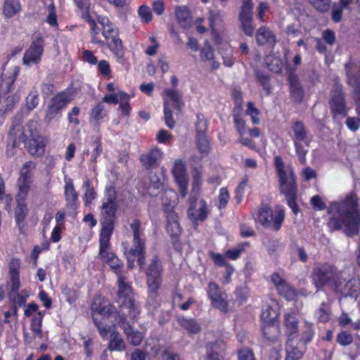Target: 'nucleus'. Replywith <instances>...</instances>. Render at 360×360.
<instances>
[{
	"label": "nucleus",
	"mask_w": 360,
	"mask_h": 360,
	"mask_svg": "<svg viewBox=\"0 0 360 360\" xmlns=\"http://www.w3.org/2000/svg\"><path fill=\"white\" fill-rule=\"evenodd\" d=\"M311 204L316 210L321 211L326 208L322 198L318 195L311 198ZM327 212L330 215L327 221V226L330 231H342L349 238L359 233L360 212L355 193H350L341 202H332L327 207Z\"/></svg>",
	"instance_id": "f257e3e1"
},
{
	"label": "nucleus",
	"mask_w": 360,
	"mask_h": 360,
	"mask_svg": "<svg viewBox=\"0 0 360 360\" xmlns=\"http://www.w3.org/2000/svg\"><path fill=\"white\" fill-rule=\"evenodd\" d=\"M274 160L276 174L278 177L280 191L285 195L288 205L291 208L292 212L297 214L300 209L297 205L298 189L295 174L290 167L285 169V162L281 156H275Z\"/></svg>",
	"instance_id": "f03ea898"
},
{
	"label": "nucleus",
	"mask_w": 360,
	"mask_h": 360,
	"mask_svg": "<svg viewBox=\"0 0 360 360\" xmlns=\"http://www.w3.org/2000/svg\"><path fill=\"white\" fill-rule=\"evenodd\" d=\"M104 262L114 271L117 276L118 290L116 302L119 303L120 307L129 309L130 317L135 319L139 314V310L136 307L131 285L130 283L126 282V278L121 272L123 266L122 262L115 255L108 258Z\"/></svg>",
	"instance_id": "7ed1b4c3"
},
{
	"label": "nucleus",
	"mask_w": 360,
	"mask_h": 360,
	"mask_svg": "<svg viewBox=\"0 0 360 360\" xmlns=\"http://www.w3.org/2000/svg\"><path fill=\"white\" fill-rule=\"evenodd\" d=\"M117 195L113 186H107L101 207L100 232L113 233L118 205L116 202Z\"/></svg>",
	"instance_id": "20e7f679"
},
{
	"label": "nucleus",
	"mask_w": 360,
	"mask_h": 360,
	"mask_svg": "<svg viewBox=\"0 0 360 360\" xmlns=\"http://www.w3.org/2000/svg\"><path fill=\"white\" fill-rule=\"evenodd\" d=\"M146 283L148 288V304L153 307L158 305V290L162 283V266L157 255H153L146 271Z\"/></svg>",
	"instance_id": "39448f33"
},
{
	"label": "nucleus",
	"mask_w": 360,
	"mask_h": 360,
	"mask_svg": "<svg viewBox=\"0 0 360 360\" xmlns=\"http://www.w3.org/2000/svg\"><path fill=\"white\" fill-rule=\"evenodd\" d=\"M98 22L101 26V32L106 40L110 51L118 59H122L124 51L122 40L119 37L118 30L107 17H98Z\"/></svg>",
	"instance_id": "423d86ee"
},
{
	"label": "nucleus",
	"mask_w": 360,
	"mask_h": 360,
	"mask_svg": "<svg viewBox=\"0 0 360 360\" xmlns=\"http://www.w3.org/2000/svg\"><path fill=\"white\" fill-rule=\"evenodd\" d=\"M342 274L333 264L324 263L313 269L311 278L318 289L322 288L328 283H330L333 289L337 281L340 278Z\"/></svg>",
	"instance_id": "0eeeda50"
},
{
	"label": "nucleus",
	"mask_w": 360,
	"mask_h": 360,
	"mask_svg": "<svg viewBox=\"0 0 360 360\" xmlns=\"http://www.w3.org/2000/svg\"><path fill=\"white\" fill-rule=\"evenodd\" d=\"M292 140L295 148V153L302 165L306 164V155L308 153L310 141L304 124L301 121H295L292 126Z\"/></svg>",
	"instance_id": "6e6552de"
},
{
	"label": "nucleus",
	"mask_w": 360,
	"mask_h": 360,
	"mask_svg": "<svg viewBox=\"0 0 360 360\" xmlns=\"http://www.w3.org/2000/svg\"><path fill=\"white\" fill-rule=\"evenodd\" d=\"M19 142L25 143L27 152L32 156L41 157L44 153V138L40 136L37 130H32L30 125L20 136Z\"/></svg>",
	"instance_id": "1a4fd4ad"
},
{
	"label": "nucleus",
	"mask_w": 360,
	"mask_h": 360,
	"mask_svg": "<svg viewBox=\"0 0 360 360\" xmlns=\"http://www.w3.org/2000/svg\"><path fill=\"white\" fill-rule=\"evenodd\" d=\"M328 104L333 116L346 117L347 110L346 108V101L343 86L335 82L330 91V98Z\"/></svg>",
	"instance_id": "9d476101"
},
{
	"label": "nucleus",
	"mask_w": 360,
	"mask_h": 360,
	"mask_svg": "<svg viewBox=\"0 0 360 360\" xmlns=\"http://www.w3.org/2000/svg\"><path fill=\"white\" fill-rule=\"evenodd\" d=\"M36 163L32 161L25 162L20 170V176L17 180L18 193L15 198L26 199L32 184L33 174Z\"/></svg>",
	"instance_id": "9b49d317"
},
{
	"label": "nucleus",
	"mask_w": 360,
	"mask_h": 360,
	"mask_svg": "<svg viewBox=\"0 0 360 360\" xmlns=\"http://www.w3.org/2000/svg\"><path fill=\"white\" fill-rule=\"evenodd\" d=\"M133 231L134 245L130 249V255L137 258V264L140 269H142L146 262V247L145 242L140 237L141 222L139 219L133 220L130 225Z\"/></svg>",
	"instance_id": "f8f14e48"
},
{
	"label": "nucleus",
	"mask_w": 360,
	"mask_h": 360,
	"mask_svg": "<svg viewBox=\"0 0 360 360\" xmlns=\"http://www.w3.org/2000/svg\"><path fill=\"white\" fill-rule=\"evenodd\" d=\"M346 83L353 89V93L360 92V61L349 57L344 65Z\"/></svg>",
	"instance_id": "ddd939ff"
},
{
	"label": "nucleus",
	"mask_w": 360,
	"mask_h": 360,
	"mask_svg": "<svg viewBox=\"0 0 360 360\" xmlns=\"http://www.w3.org/2000/svg\"><path fill=\"white\" fill-rule=\"evenodd\" d=\"M136 307H138L136 305ZM127 310L129 311V309H127ZM138 310L139 311V309ZM139 314V313L136 315L135 319H131L128 313V316L130 320L132 321V323L127 320L126 315L120 316L118 321V326L123 330L128 342L134 346L139 345L143 338V333L139 330L134 328L132 326V324L136 321Z\"/></svg>",
	"instance_id": "4468645a"
},
{
	"label": "nucleus",
	"mask_w": 360,
	"mask_h": 360,
	"mask_svg": "<svg viewBox=\"0 0 360 360\" xmlns=\"http://www.w3.org/2000/svg\"><path fill=\"white\" fill-rule=\"evenodd\" d=\"M240 28L245 35L252 37L255 27L253 25V4L252 0H243L238 15Z\"/></svg>",
	"instance_id": "2eb2a0df"
},
{
	"label": "nucleus",
	"mask_w": 360,
	"mask_h": 360,
	"mask_svg": "<svg viewBox=\"0 0 360 360\" xmlns=\"http://www.w3.org/2000/svg\"><path fill=\"white\" fill-rule=\"evenodd\" d=\"M189 206L187 210L188 217L193 221L195 226L198 221H203L207 217L209 210L204 200H198L195 196L188 199Z\"/></svg>",
	"instance_id": "dca6fc26"
},
{
	"label": "nucleus",
	"mask_w": 360,
	"mask_h": 360,
	"mask_svg": "<svg viewBox=\"0 0 360 360\" xmlns=\"http://www.w3.org/2000/svg\"><path fill=\"white\" fill-rule=\"evenodd\" d=\"M284 217L285 213L283 210L276 212L274 217L273 210L270 207H264L259 210L257 219L264 228L272 226L275 231H278L283 222Z\"/></svg>",
	"instance_id": "f3484780"
},
{
	"label": "nucleus",
	"mask_w": 360,
	"mask_h": 360,
	"mask_svg": "<svg viewBox=\"0 0 360 360\" xmlns=\"http://www.w3.org/2000/svg\"><path fill=\"white\" fill-rule=\"evenodd\" d=\"M44 39L41 37H37L25 52L22 58L23 64L30 66L39 63L44 52Z\"/></svg>",
	"instance_id": "a211bd4d"
},
{
	"label": "nucleus",
	"mask_w": 360,
	"mask_h": 360,
	"mask_svg": "<svg viewBox=\"0 0 360 360\" xmlns=\"http://www.w3.org/2000/svg\"><path fill=\"white\" fill-rule=\"evenodd\" d=\"M334 291L340 293L345 297L356 298L360 292V280L351 278L345 282V280L341 276L340 280L336 283Z\"/></svg>",
	"instance_id": "6ab92c4d"
},
{
	"label": "nucleus",
	"mask_w": 360,
	"mask_h": 360,
	"mask_svg": "<svg viewBox=\"0 0 360 360\" xmlns=\"http://www.w3.org/2000/svg\"><path fill=\"white\" fill-rule=\"evenodd\" d=\"M208 298L213 307L218 309L223 313L228 311V304L222 296L219 286L214 282H210L207 288Z\"/></svg>",
	"instance_id": "aec40b11"
},
{
	"label": "nucleus",
	"mask_w": 360,
	"mask_h": 360,
	"mask_svg": "<svg viewBox=\"0 0 360 360\" xmlns=\"http://www.w3.org/2000/svg\"><path fill=\"white\" fill-rule=\"evenodd\" d=\"M163 153L158 148H151L139 157L141 165L147 170L157 169L162 161Z\"/></svg>",
	"instance_id": "412c9836"
},
{
	"label": "nucleus",
	"mask_w": 360,
	"mask_h": 360,
	"mask_svg": "<svg viewBox=\"0 0 360 360\" xmlns=\"http://www.w3.org/2000/svg\"><path fill=\"white\" fill-rule=\"evenodd\" d=\"M172 172L175 179V181L179 186L181 195L185 197L187 194L188 177L186 174V166L183 161H176L172 168Z\"/></svg>",
	"instance_id": "4be33fe9"
},
{
	"label": "nucleus",
	"mask_w": 360,
	"mask_h": 360,
	"mask_svg": "<svg viewBox=\"0 0 360 360\" xmlns=\"http://www.w3.org/2000/svg\"><path fill=\"white\" fill-rule=\"evenodd\" d=\"M207 360H223L226 350V343L222 340L208 342L206 346Z\"/></svg>",
	"instance_id": "5701e85b"
},
{
	"label": "nucleus",
	"mask_w": 360,
	"mask_h": 360,
	"mask_svg": "<svg viewBox=\"0 0 360 360\" xmlns=\"http://www.w3.org/2000/svg\"><path fill=\"white\" fill-rule=\"evenodd\" d=\"M69 102L68 98L64 94H58L51 101L46 110V117L53 119Z\"/></svg>",
	"instance_id": "b1692460"
},
{
	"label": "nucleus",
	"mask_w": 360,
	"mask_h": 360,
	"mask_svg": "<svg viewBox=\"0 0 360 360\" xmlns=\"http://www.w3.org/2000/svg\"><path fill=\"white\" fill-rule=\"evenodd\" d=\"M290 94L294 102L300 103L304 96V89L299 80L297 75L291 73L288 76Z\"/></svg>",
	"instance_id": "393cba45"
},
{
	"label": "nucleus",
	"mask_w": 360,
	"mask_h": 360,
	"mask_svg": "<svg viewBox=\"0 0 360 360\" xmlns=\"http://www.w3.org/2000/svg\"><path fill=\"white\" fill-rule=\"evenodd\" d=\"M19 259H13L9 264V276L11 281V291L8 292V297L11 298L13 292H16L19 290L20 287V277H19Z\"/></svg>",
	"instance_id": "a878e982"
},
{
	"label": "nucleus",
	"mask_w": 360,
	"mask_h": 360,
	"mask_svg": "<svg viewBox=\"0 0 360 360\" xmlns=\"http://www.w3.org/2000/svg\"><path fill=\"white\" fill-rule=\"evenodd\" d=\"M150 184L148 193L150 196H157L162 187V173L155 170L148 171Z\"/></svg>",
	"instance_id": "bb28decb"
},
{
	"label": "nucleus",
	"mask_w": 360,
	"mask_h": 360,
	"mask_svg": "<svg viewBox=\"0 0 360 360\" xmlns=\"http://www.w3.org/2000/svg\"><path fill=\"white\" fill-rule=\"evenodd\" d=\"M285 333L288 340H294L298 332V319L292 313L284 316Z\"/></svg>",
	"instance_id": "cd10ccee"
},
{
	"label": "nucleus",
	"mask_w": 360,
	"mask_h": 360,
	"mask_svg": "<svg viewBox=\"0 0 360 360\" xmlns=\"http://www.w3.org/2000/svg\"><path fill=\"white\" fill-rule=\"evenodd\" d=\"M26 199L15 198L17 206L15 209V219L20 233H23L24 221L27 215L28 210Z\"/></svg>",
	"instance_id": "c85d7f7f"
},
{
	"label": "nucleus",
	"mask_w": 360,
	"mask_h": 360,
	"mask_svg": "<svg viewBox=\"0 0 360 360\" xmlns=\"http://www.w3.org/2000/svg\"><path fill=\"white\" fill-rule=\"evenodd\" d=\"M112 233L100 232L99 234V257L104 261L115 254L110 251V240Z\"/></svg>",
	"instance_id": "c756f323"
},
{
	"label": "nucleus",
	"mask_w": 360,
	"mask_h": 360,
	"mask_svg": "<svg viewBox=\"0 0 360 360\" xmlns=\"http://www.w3.org/2000/svg\"><path fill=\"white\" fill-rule=\"evenodd\" d=\"M65 197L66 200L67 208L75 211L78 206V193L75 189L74 185L71 180L66 181L65 186Z\"/></svg>",
	"instance_id": "7c9ffc66"
},
{
	"label": "nucleus",
	"mask_w": 360,
	"mask_h": 360,
	"mask_svg": "<svg viewBox=\"0 0 360 360\" xmlns=\"http://www.w3.org/2000/svg\"><path fill=\"white\" fill-rule=\"evenodd\" d=\"M256 41L260 46L266 44L274 46L276 43V39L274 34L268 27L262 26L256 32Z\"/></svg>",
	"instance_id": "2f4dec72"
},
{
	"label": "nucleus",
	"mask_w": 360,
	"mask_h": 360,
	"mask_svg": "<svg viewBox=\"0 0 360 360\" xmlns=\"http://www.w3.org/2000/svg\"><path fill=\"white\" fill-rule=\"evenodd\" d=\"M169 195L170 198H174L173 202L175 203L176 198V193L173 191H165L164 193V196L162 198V203L165 207V212H167L166 218H167V225L174 224L179 223V217L176 212L173 210H169L170 204H167L165 201V197Z\"/></svg>",
	"instance_id": "473e14b6"
},
{
	"label": "nucleus",
	"mask_w": 360,
	"mask_h": 360,
	"mask_svg": "<svg viewBox=\"0 0 360 360\" xmlns=\"http://www.w3.org/2000/svg\"><path fill=\"white\" fill-rule=\"evenodd\" d=\"M108 349L110 351L119 352L124 351L126 349L125 342L119 332L113 331L111 333Z\"/></svg>",
	"instance_id": "72a5a7b5"
},
{
	"label": "nucleus",
	"mask_w": 360,
	"mask_h": 360,
	"mask_svg": "<svg viewBox=\"0 0 360 360\" xmlns=\"http://www.w3.org/2000/svg\"><path fill=\"white\" fill-rule=\"evenodd\" d=\"M82 187L84 189V194L83 195L84 205L88 206L96 199L97 194L94 191L91 180L88 178L84 180Z\"/></svg>",
	"instance_id": "f704fd0d"
},
{
	"label": "nucleus",
	"mask_w": 360,
	"mask_h": 360,
	"mask_svg": "<svg viewBox=\"0 0 360 360\" xmlns=\"http://www.w3.org/2000/svg\"><path fill=\"white\" fill-rule=\"evenodd\" d=\"M20 9L19 0H5L3 13L6 18H10L18 13Z\"/></svg>",
	"instance_id": "c9c22d12"
},
{
	"label": "nucleus",
	"mask_w": 360,
	"mask_h": 360,
	"mask_svg": "<svg viewBox=\"0 0 360 360\" xmlns=\"http://www.w3.org/2000/svg\"><path fill=\"white\" fill-rule=\"evenodd\" d=\"M285 351V360H300L303 356V352L294 344V340H287Z\"/></svg>",
	"instance_id": "e433bc0d"
},
{
	"label": "nucleus",
	"mask_w": 360,
	"mask_h": 360,
	"mask_svg": "<svg viewBox=\"0 0 360 360\" xmlns=\"http://www.w3.org/2000/svg\"><path fill=\"white\" fill-rule=\"evenodd\" d=\"M117 304H119L117 302ZM120 305V304H118ZM119 308L120 309L119 311L112 304H108L105 307H101L98 309V312L100 315H103L107 317L111 316L113 314H115V321H117V324L118 325V321L120 319V316L122 315H126L124 312L122 311V309H127V307H120L119 306Z\"/></svg>",
	"instance_id": "4c0bfd02"
},
{
	"label": "nucleus",
	"mask_w": 360,
	"mask_h": 360,
	"mask_svg": "<svg viewBox=\"0 0 360 360\" xmlns=\"http://www.w3.org/2000/svg\"><path fill=\"white\" fill-rule=\"evenodd\" d=\"M264 337L269 341L274 342L278 333V326L276 323H263L262 326Z\"/></svg>",
	"instance_id": "58836bf2"
},
{
	"label": "nucleus",
	"mask_w": 360,
	"mask_h": 360,
	"mask_svg": "<svg viewBox=\"0 0 360 360\" xmlns=\"http://www.w3.org/2000/svg\"><path fill=\"white\" fill-rule=\"evenodd\" d=\"M165 93L173 103L172 105L174 108H175L178 112H180L181 108L184 105L181 94L177 90L172 89H166Z\"/></svg>",
	"instance_id": "ea45409f"
},
{
	"label": "nucleus",
	"mask_w": 360,
	"mask_h": 360,
	"mask_svg": "<svg viewBox=\"0 0 360 360\" xmlns=\"http://www.w3.org/2000/svg\"><path fill=\"white\" fill-rule=\"evenodd\" d=\"M85 19L91 27V41L94 44H99L101 46H103L104 41L99 39L96 37L101 30V27H100L96 24V21L89 15V14H86Z\"/></svg>",
	"instance_id": "a19ab883"
},
{
	"label": "nucleus",
	"mask_w": 360,
	"mask_h": 360,
	"mask_svg": "<svg viewBox=\"0 0 360 360\" xmlns=\"http://www.w3.org/2000/svg\"><path fill=\"white\" fill-rule=\"evenodd\" d=\"M176 18L183 27H186L191 22L189 11L186 7L177 6L175 10Z\"/></svg>",
	"instance_id": "79ce46f5"
},
{
	"label": "nucleus",
	"mask_w": 360,
	"mask_h": 360,
	"mask_svg": "<svg viewBox=\"0 0 360 360\" xmlns=\"http://www.w3.org/2000/svg\"><path fill=\"white\" fill-rule=\"evenodd\" d=\"M241 105H238L233 108V116L235 127L240 136L245 133V122L240 116Z\"/></svg>",
	"instance_id": "37998d69"
},
{
	"label": "nucleus",
	"mask_w": 360,
	"mask_h": 360,
	"mask_svg": "<svg viewBox=\"0 0 360 360\" xmlns=\"http://www.w3.org/2000/svg\"><path fill=\"white\" fill-rule=\"evenodd\" d=\"M179 323L189 333L196 334L200 331V325L193 319L181 318L179 319Z\"/></svg>",
	"instance_id": "c03bdc74"
},
{
	"label": "nucleus",
	"mask_w": 360,
	"mask_h": 360,
	"mask_svg": "<svg viewBox=\"0 0 360 360\" xmlns=\"http://www.w3.org/2000/svg\"><path fill=\"white\" fill-rule=\"evenodd\" d=\"M44 316V311H38L32 319L31 321V330L33 333L38 335L39 338L42 337V319Z\"/></svg>",
	"instance_id": "a18cd8bd"
},
{
	"label": "nucleus",
	"mask_w": 360,
	"mask_h": 360,
	"mask_svg": "<svg viewBox=\"0 0 360 360\" xmlns=\"http://www.w3.org/2000/svg\"><path fill=\"white\" fill-rule=\"evenodd\" d=\"M278 317V313L276 309L271 306H266L262 309L261 314V319L263 323H275L276 319Z\"/></svg>",
	"instance_id": "49530a36"
},
{
	"label": "nucleus",
	"mask_w": 360,
	"mask_h": 360,
	"mask_svg": "<svg viewBox=\"0 0 360 360\" xmlns=\"http://www.w3.org/2000/svg\"><path fill=\"white\" fill-rule=\"evenodd\" d=\"M106 115L107 112L104 109V105L103 103H99L91 110V118L97 125H99L100 122Z\"/></svg>",
	"instance_id": "de8ad7c7"
},
{
	"label": "nucleus",
	"mask_w": 360,
	"mask_h": 360,
	"mask_svg": "<svg viewBox=\"0 0 360 360\" xmlns=\"http://www.w3.org/2000/svg\"><path fill=\"white\" fill-rule=\"evenodd\" d=\"M278 294L287 300H292L295 297V290L287 282L276 288Z\"/></svg>",
	"instance_id": "09e8293b"
},
{
	"label": "nucleus",
	"mask_w": 360,
	"mask_h": 360,
	"mask_svg": "<svg viewBox=\"0 0 360 360\" xmlns=\"http://www.w3.org/2000/svg\"><path fill=\"white\" fill-rule=\"evenodd\" d=\"M164 120L166 125L169 129L174 127L176 122L172 116V111L169 107V103L166 98L164 99Z\"/></svg>",
	"instance_id": "8fccbe9b"
},
{
	"label": "nucleus",
	"mask_w": 360,
	"mask_h": 360,
	"mask_svg": "<svg viewBox=\"0 0 360 360\" xmlns=\"http://www.w3.org/2000/svg\"><path fill=\"white\" fill-rule=\"evenodd\" d=\"M256 77L260 85L262 86L263 89L266 91V95H269L271 92L269 76L260 70H257Z\"/></svg>",
	"instance_id": "3c124183"
},
{
	"label": "nucleus",
	"mask_w": 360,
	"mask_h": 360,
	"mask_svg": "<svg viewBox=\"0 0 360 360\" xmlns=\"http://www.w3.org/2000/svg\"><path fill=\"white\" fill-rule=\"evenodd\" d=\"M309 3L319 12L324 13L329 11L331 0H307Z\"/></svg>",
	"instance_id": "603ef678"
},
{
	"label": "nucleus",
	"mask_w": 360,
	"mask_h": 360,
	"mask_svg": "<svg viewBox=\"0 0 360 360\" xmlns=\"http://www.w3.org/2000/svg\"><path fill=\"white\" fill-rule=\"evenodd\" d=\"M39 103V94L37 89L32 90L26 98V105L29 110H33Z\"/></svg>",
	"instance_id": "864d4df0"
},
{
	"label": "nucleus",
	"mask_w": 360,
	"mask_h": 360,
	"mask_svg": "<svg viewBox=\"0 0 360 360\" xmlns=\"http://www.w3.org/2000/svg\"><path fill=\"white\" fill-rule=\"evenodd\" d=\"M207 129V123L205 116L202 114H198L195 123L196 135L206 134Z\"/></svg>",
	"instance_id": "5fc2aeb1"
},
{
	"label": "nucleus",
	"mask_w": 360,
	"mask_h": 360,
	"mask_svg": "<svg viewBox=\"0 0 360 360\" xmlns=\"http://www.w3.org/2000/svg\"><path fill=\"white\" fill-rule=\"evenodd\" d=\"M246 113L250 116L252 122L254 124H258L259 123V110L254 106V103L252 102L248 103Z\"/></svg>",
	"instance_id": "6e6d98bb"
},
{
	"label": "nucleus",
	"mask_w": 360,
	"mask_h": 360,
	"mask_svg": "<svg viewBox=\"0 0 360 360\" xmlns=\"http://www.w3.org/2000/svg\"><path fill=\"white\" fill-rule=\"evenodd\" d=\"M196 138L199 150L202 153L207 154L210 149V143L206 134H198Z\"/></svg>",
	"instance_id": "4d7b16f0"
},
{
	"label": "nucleus",
	"mask_w": 360,
	"mask_h": 360,
	"mask_svg": "<svg viewBox=\"0 0 360 360\" xmlns=\"http://www.w3.org/2000/svg\"><path fill=\"white\" fill-rule=\"evenodd\" d=\"M93 143L95 145V148L94 149L93 154L91 155V162L96 165L97 162V158L103 152V146L101 138L96 137V139L93 141Z\"/></svg>",
	"instance_id": "13d9d810"
},
{
	"label": "nucleus",
	"mask_w": 360,
	"mask_h": 360,
	"mask_svg": "<svg viewBox=\"0 0 360 360\" xmlns=\"http://www.w3.org/2000/svg\"><path fill=\"white\" fill-rule=\"evenodd\" d=\"M337 342L340 345L347 346L353 342V337L348 332L342 331L337 336Z\"/></svg>",
	"instance_id": "bf43d9fd"
},
{
	"label": "nucleus",
	"mask_w": 360,
	"mask_h": 360,
	"mask_svg": "<svg viewBox=\"0 0 360 360\" xmlns=\"http://www.w3.org/2000/svg\"><path fill=\"white\" fill-rule=\"evenodd\" d=\"M237 300L240 304H243L247 301L249 295V290L246 286H240L235 291Z\"/></svg>",
	"instance_id": "052dcab7"
},
{
	"label": "nucleus",
	"mask_w": 360,
	"mask_h": 360,
	"mask_svg": "<svg viewBox=\"0 0 360 360\" xmlns=\"http://www.w3.org/2000/svg\"><path fill=\"white\" fill-rule=\"evenodd\" d=\"M223 14L221 11H210L209 16V22L210 27L213 29L217 22L222 21Z\"/></svg>",
	"instance_id": "680f3d73"
},
{
	"label": "nucleus",
	"mask_w": 360,
	"mask_h": 360,
	"mask_svg": "<svg viewBox=\"0 0 360 360\" xmlns=\"http://www.w3.org/2000/svg\"><path fill=\"white\" fill-rule=\"evenodd\" d=\"M49 15L46 18V22L51 26H57V16L56 13V7L53 3L51 4L48 6Z\"/></svg>",
	"instance_id": "e2e57ef3"
},
{
	"label": "nucleus",
	"mask_w": 360,
	"mask_h": 360,
	"mask_svg": "<svg viewBox=\"0 0 360 360\" xmlns=\"http://www.w3.org/2000/svg\"><path fill=\"white\" fill-rule=\"evenodd\" d=\"M343 9L342 6L336 4H333L331 11V18L334 22H340L342 20Z\"/></svg>",
	"instance_id": "0e129e2a"
},
{
	"label": "nucleus",
	"mask_w": 360,
	"mask_h": 360,
	"mask_svg": "<svg viewBox=\"0 0 360 360\" xmlns=\"http://www.w3.org/2000/svg\"><path fill=\"white\" fill-rule=\"evenodd\" d=\"M139 15L142 20L148 23L152 20V13L149 7L142 5L139 8Z\"/></svg>",
	"instance_id": "69168bd1"
},
{
	"label": "nucleus",
	"mask_w": 360,
	"mask_h": 360,
	"mask_svg": "<svg viewBox=\"0 0 360 360\" xmlns=\"http://www.w3.org/2000/svg\"><path fill=\"white\" fill-rule=\"evenodd\" d=\"M200 58L202 60H210L214 58V50L210 45H205L200 51Z\"/></svg>",
	"instance_id": "338daca9"
},
{
	"label": "nucleus",
	"mask_w": 360,
	"mask_h": 360,
	"mask_svg": "<svg viewBox=\"0 0 360 360\" xmlns=\"http://www.w3.org/2000/svg\"><path fill=\"white\" fill-rule=\"evenodd\" d=\"M238 355V360H255L253 352L248 348L240 349Z\"/></svg>",
	"instance_id": "774afa93"
}]
</instances>
